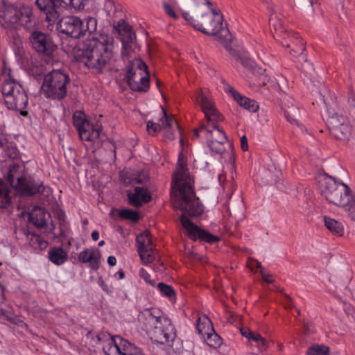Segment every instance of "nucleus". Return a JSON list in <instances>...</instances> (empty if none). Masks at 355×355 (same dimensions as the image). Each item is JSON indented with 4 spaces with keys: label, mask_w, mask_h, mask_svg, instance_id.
Wrapping results in <instances>:
<instances>
[{
    "label": "nucleus",
    "mask_w": 355,
    "mask_h": 355,
    "mask_svg": "<svg viewBox=\"0 0 355 355\" xmlns=\"http://www.w3.org/2000/svg\"><path fill=\"white\" fill-rule=\"evenodd\" d=\"M241 146L243 150L245 151L248 149L247 137L243 135L241 137Z\"/></svg>",
    "instance_id": "49"
},
{
    "label": "nucleus",
    "mask_w": 355,
    "mask_h": 355,
    "mask_svg": "<svg viewBox=\"0 0 355 355\" xmlns=\"http://www.w3.org/2000/svg\"><path fill=\"white\" fill-rule=\"evenodd\" d=\"M325 227L333 234L342 236L344 232V227L341 223L328 216H324Z\"/></svg>",
    "instance_id": "29"
},
{
    "label": "nucleus",
    "mask_w": 355,
    "mask_h": 355,
    "mask_svg": "<svg viewBox=\"0 0 355 355\" xmlns=\"http://www.w3.org/2000/svg\"><path fill=\"white\" fill-rule=\"evenodd\" d=\"M73 123L78 131L88 126L89 122L86 119L85 114L80 111L76 112L73 116Z\"/></svg>",
    "instance_id": "32"
},
{
    "label": "nucleus",
    "mask_w": 355,
    "mask_h": 355,
    "mask_svg": "<svg viewBox=\"0 0 355 355\" xmlns=\"http://www.w3.org/2000/svg\"><path fill=\"white\" fill-rule=\"evenodd\" d=\"M91 0H36L39 9L49 21H55L60 17V8L83 9Z\"/></svg>",
    "instance_id": "9"
},
{
    "label": "nucleus",
    "mask_w": 355,
    "mask_h": 355,
    "mask_svg": "<svg viewBox=\"0 0 355 355\" xmlns=\"http://www.w3.org/2000/svg\"><path fill=\"white\" fill-rule=\"evenodd\" d=\"M107 263L110 266H114L116 264V259L114 256H109L107 258Z\"/></svg>",
    "instance_id": "50"
},
{
    "label": "nucleus",
    "mask_w": 355,
    "mask_h": 355,
    "mask_svg": "<svg viewBox=\"0 0 355 355\" xmlns=\"http://www.w3.org/2000/svg\"><path fill=\"white\" fill-rule=\"evenodd\" d=\"M284 114L287 121L291 123L298 125V117L300 116V112L297 106L292 107L291 109L285 110Z\"/></svg>",
    "instance_id": "33"
},
{
    "label": "nucleus",
    "mask_w": 355,
    "mask_h": 355,
    "mask_svg": "<svg viewBox=\"0 0 355 355\" xmlns=\"http://www.w3.org/2000/svg\"><path fill=\"white\" fill-rule=\"evenodd\" d=\"M115 275H117L119 277V279H122L124 278V272L122 270L118 271Z\"/></svg>",
    "instance_id": "55"
},
{
    "label": "nucleus",
    "mask_w": 355,
    "mask_h": 355,
    "mask_svg": "<svg viewBox=\"0 0 355 355\" xmlns=\"http://www.w3.org/2000/svg\"><path fill=\"white\" fill-rule=\"evenodd\" d=\"M114 54L113 37L101 34L98 37H92L85 40L75 51L74 58L89 69L100 73L110 66Z\"/></svg>",
    "instance_id": "2"
},
{
    "label": "nucleus",
    "mask_w": 355,
    "mask_h": 355,
    "mask_svg": "<svg viewBox=\"0 0 355 355\" xmlns=\"http://www.w3.org/2000/svg\"><path fill=\"white\" fill-rule=\"evenodd\" d=\"M200 106L208 121L207 125H202L196 131V136L205 137L210 150L216 153L225 151L224 144L227 137L217 123L223 121V117L216 109L209 96L202 92H199L195 98Z\"/></svg>",
    "instance_id": "3"
},
{
    "label": "nucleus",
    "mask_w": 355,
    "mask_h": 355,
    "mask_svg": "<svg viewBox=\"0 0 355 355\" xmlns=\"http://www.w3.org/2000/svg\"><path fill=\"white\" fill-rule=\"evenodd\" d=\"M92 239L96 241L99 239V233L98 231H93L92 232Z\"/></svg>",
    "instance_id": "54"
},
{
    "label": "nucleus",
    "mask_w": 355,
    "mask_h": 355,
    "mask_svg": "<svg viewBox=\"0 0 355 355\" xmlns=\"http://www.w3.org/2000/svg\"><path fill=\"white\" fill-rule=\"evenodd\" d=\"M0 24L5 28L23 27L31 30L38 24L32 8L26 4L0 3Z\"/></svg>",
    "instance_id": "5"
},
{
    "label": "nucleus",
    "mask_w": 355,
    "mask_h": 355,
    "mask_svg": "<svg viewBox=\"0 0 355 355\" xmlns=\"http://www.w3.org/2000/svg\"><path fill=\"white\" fill-rule=\"evenodd\" d=\"M49 257L52 263L59 266L67 261V253L61 248H55L49 251Z\"/></svg>",
    "instance_id": "28"
},
{
    "label": "nucleus",
    "mask_w": 355,
    "mask_h": 355,
    "mask_svg": "<svg viewBox=\"0 0 355 355\" xmlns=\"http://www.w3.org/2000/svg\"><path fill=\"white\" fill-rule=\"evenodd\" d=\"M101 131V129L99 125L97 124L94 125L89 123H88V126H85L78 130V133L80 139L83 142H87L89 144H93L98 140Z\"/></svg>",
    "instance_id": "24"
},
{
    "label": "nucleus",
    "mask_w": 355,
    "mask_h": 355,
    "mask_svg": "<svg viewBox=\"0 0 355 355\" xmlns=\"http://www.w3.org/2000/svg\"><path fill=\"white\" fill-rule=\"evenodd\" d=\"M125 184H130V183H133V182H140V179H138V178H131V180H123Z\"/></svg>",
    "instance_id": "53"
},
{
    "label": "nucleus",
    "mask_w": 355,
    "mask_h": 355,
    "mask_svg": "<svg viewBox=\"0 0 355 355\" xmlns=\"http://www.w3.org/2000/svg\"><path fill=\"white\" fill-rule=\"evenodd\" d=\"M68 81L67 75L62 71L53 70L45 76L41 89L46 96L60 99L66 95Z\"/></svg>",
    "instance_id": "10"
},
{
    "label": "nucleus",
    "mask_w": 355,
    "mask_h": 355,
    "mask_svg": "<svg viewBox=\"0 0 355 355\" xmlns=\"http://www.w3.org/2000/svg\"><path fill=\"white\" fill-rule=\"evenodd\" d=\"M104 244H105V241L101 240V241H99V243H98V246H99V247H101V246H103Z\"/></svg>",
    "instance_id": "57"
},
{
    "label": "nucleus",
    "mask_w": 355,
    "mask_h": 355,
    "mask_svg": "<svg viewBox=\"0 0 355 355\" xmlns=\"http://www.w3.org/2000/svg\"><path fill=\"white\" fill-rule=\"evenodd\" d=\"M58 27L60 32L72 37L78 38L84 35L87 32L92 33L96 31L97 20L89 17L83 21L78 17L68 16L63 17L59 21Z\"/></svg>",
    "instance_id": "8"
},
{
    "label": "nucleus",
    "mask_w": 355,
    "mask_h": 355,
    "mask_svg": "<svg viewBox=\"0 0 355 355\" xmlns=\"http://www.w3.org/2000/svg\"><path fill=\"white\" fill-rule=\"evenodd\" d=\"M303 51H304V47H303V46H302L297 51H295V53L297 54L301 55V54H302Z\"/></svg>",
    "instance_id": "56"
},
{
    "label": "nucleus",
    "mask_w": 355,
    "mask_h": 355,
    "mask_svg": "<svg viewBox=\"0 0 355 355\" xmlns=\"http://www.w3.org/2000/svg\"><path fill=\"white\" fill-rule=\"evenodd\" d=\"M104 355H145L135 345L119 336L110 337L103 347Z\"/></svg>",
    "instance_id": "13"
},
{
    "label": "nucleus",
    "mask_w": 355,
    "mask_h": 355,
    "mask_svg": "<svg viewBox=\"0 0 355 355\" xmlns=\"http://www.w3.org/2000/svg\"><path fill=\"white\" fill-rule=\"evenodd\" d=\"M98 284L104 291H105L107 293H110V291L108 289L107 286L103 280H99Z\"/></svg>",
    "instance_id": "51"
},
{
    "label": "nucleus",
    "mask_w": 355,
    "mask_h": 355,
    "mask_svg": "<svg viewBox=\"0 0 355 355\" xmlns=\"http://www.w3.org/2000/svg\"><path fill=\"white\" fill-rule=\"evenodd\" d=\"M161 114L162 116L157 119L158 123L154 121H148L147 122V131L150 135H154L162 130L167 139H173L175 131L180 133L178 125L173 117L166 115L163 109L162 110Z\"/></svg>",
    "instance_id": "14"
},
{
    "label": "nucleus",
    "mask_w": 355,
    "mask_h": 355,
    "mask_svg": "<svg viewBox=\"0 0 355 355\" xmlns=\"http://www.w3.org/2000/svg\"><path fill=\"white\" fill-rule=\"evenodd\" d=\"M294 101L293 99H287L283 103L282 110L283 112H285V110L291 109L292 107H296Z\"/></svg>",
    "instance_id": "44"
},
{
    "label": "nucleus",
    "mask_w": 355,
    "mask_h": 355,
    "mask_svg": "<svg viewBox=\"0 0 355 355\" xmlns=\"http://www.w3.org/2000/svg\"><path fill=\"white\" fill-rule=\"evenodd\" d=\"M139 277L146 282V283L151 286L155 285V281L150 279V274L144 268L139 269Z\"/></svg>",
    "instance_id": "41"
},
{
    "label": "nucleus",
    "mask_w": 355,
    "mask_h": 355,
    "mask_svg": "<svg viewBox=\"0 0 355 355\" xmlns=\"http://www.w3.org/2000/svg\"><path fill=\"white\" fill-rule=\"evenodd\" d=\"M157 288L162 295L167 297L171 301H175V291L171 286L164 283H159L157 284Z\"/></svg>",
    "instance_id": "34"
},
{
    "label": "nucleus",
    "mask_w": 355,
    "mask_h": 355,
    "mask_svg": "<svg viewBox=\"0 0 355 355\" xmlns=\"http://www.w3.org/2000/svg\"><path fill=\"white\" fill-rule=\"evenodd\" d=\"M348 103L351 107H355V94L352 88L349 89V94L348 98Z\"/></svg>",
    "instance_id": "46"
},
{
    "label": "nucleus",
    "mask_w": 355,
    "mask_h": 355,
    "mask_svg": "<svg viewBox=\"0 0 355 355\" xmlns=\"http://www.w3.org/2000/svg\"><path fill=\"white\" fill-rule=\"evenodd\" d=\"M30 39L33 49L49 57L55 55L58 47L50 36L40 31H34Z\"/></svg>",
    "instance_id": "16"
},
{
    "label": "nucleus",
    "mask_w": 355,
    "mask_h": 355,
    "mask_svg": "<svg viewBox=\"0 0 355 355\" xmlns=\"http://www.w3.org/2000/svg\"><path fill=\"white\" fill-rule=\"evenodd\" d=\"M347 206H345L343 209L347 212V216L354 221H355V194L353 196V199Z\"/></svg>",
    "instance_id": "39"
},
{
    "label": "nucleus",
    "mask_w": 355,
    "mask_h": 355,
    "mask_svg": "<svg viewBox=\"0 0 355 355\" xmlns=\"http://www.w3.org/2000/svg\"><path fill=\"white\" fill-rule=\"evenodd\" d=\"M2 93L3 96H4V89L6 88V86H10L11 87H13L12 89H11L10 94H15L17 90L21 91L23 89L21 85L16 81L12 76V71L10 68L4 67L2 71Z\"/></svg>",
    "instance_id": "26"
},
{
    "label": "nucleus",
    "mask_w": 355,
    "mask_h": 355,
    "mask_svg": "<svg viewBox=\"0 0 355 355\" xmlns=\"http://www.w3.org/2000/svg\"><path fill=\"white\" fill-rule=\"evenodd\" d=\"M127 81L132 90L146 91L148 88L147 67L141 59L136 58L130 62L128 69Z\"/></svg>",
    "instance_id": "11"
},
{
    "label": "nucleus",
    "mask_w": 355,
    "mask_h": 355,
    "mask_svg": "<svg viewBox=\"0 0 355 355\" xmlns=\"http://www.w3.org/2000/svg\"><path fill=\"white\" fill-rule=\"evenodd\" d=\"M141 328L149 335L161 343L173 341L175 331L171 320L165 317L155 315L152 310L146 309L139 315Z\"/></svg>",
    "instance_id": "7"
},
{
    "label": "nucleus",
    "mask_w": 355,
    "mask_h": 355,
    "mask_svg": "<svg viewBox=\"0 0 355 355\" xmlns=\"http://www.w3.org/2000/svg\"><path fill=\"white\" fill-rule=\"evenodd\" d=\"M104 10L109 16H114L116 12V7L113 0H105Z\"/></svg>",
    "instance_id": "40"
},
{
    "label": "nucleus",
    "mask_w": 355,
    "mask_h": 355,
    "mask_svg": "<svg viewBox=\"0 0 355 355\" xmlns=\"http://www.w3.org/2000/svg\"><path fill=\"white\" fill-rule=\"evenodd\" d=\"M317 180L320 192L327 201L329 200V196L338 189L340 184L343 183L324 173L319 174Z\"/></svg>",
    "instance_id": "20"
},
{
    "label": "nucleus",
    "mask_w": 355,
    "mask_h": 355,
    "mask_svg": "<svg viewBox=\"0 0 355 355\" xmlns=\"http://www.w3.org/2000/svg\"><path fill=\"white\" fill-rule=\"evenodd\" d=\"M329 349L324 345H313L309 348L306 355H328Z\"/></svg>",
    "instance_id": "35"
},
{
    "label": "nucleus",
    "mask_w": 355,
    "mask_h": 355,
    "mask_svg": "<svg viewBox=\"0 0 355 355\" xmlns=\"http://www.w3.org/2000/svg\"><path fill=\"white\" fill-rule=\"evenodd\" d=\"M196 6L205 4L208 8L212 7V3L209 0H191Z\"/></svg>",
    "instance_id": "48"
},
{
    "label": "nucleus",
    "mask_w": 355,
    "mask_h": 355,
    "mask_svg": "<svg viewBox=\"0 0 355 355\" xmlns=\"http://www.w3.org/2000/svg\"><path fill=\"white\" fill-rule=\"evenodd\" d=\"M193 180L186 168L185 157L181 152L171 184V196L173 207L182 211L181 223L191 239L210 243L217 242L219 241L218 236L199 228L187 217V215L198 216L203 211L202 206L193 191Z\"/></svg>",
    "instance_id": "1"
},
{
    "label": "nucleus",
    "mask_w": 355,
    "mask_h": 355,
    "mask_svg": "<svg viewBox=\"0 0 355 355\" xmlns=\"http://www.w3.org/2000/svg\"><path fill=\"white\" fill-rule=\"evenodd\" d=\"M355 193L352 191L350 188L345 184H340L338 189L329 196V203L343 208L347 206V203L353 199Z\"/></svg>",
    "instance_id": "21"
},
{
    "label": "nucleus",
    "mask_w": 355,
    "mask_h": 355,
    "mask_svg": "<svg viewBox=\"0 0 355 355\" xmlns=\"http://www.w3.org/2000/svg\"><path fill=\"white\" fill-rule=\"evenodd\" d=\"M49 214L40 207H35L30 214L31 221L37 227H43L46 225Z\"/></svg>",
    "instance_id": "27"
},
{
    "label": "nucleus",
    "mask_w": 355,
    "mask_h": 355,
    "mask_svg": "<svg viewBox=\"0 0 355 355\" xmlns=\"http://www.w3.org/2000/svg\"><path fill=\"white\" fill-rule=\"evenodd\" d=\"M248 267L252 271H254V272H260L261 269H262L260 263L253 260H251L248 262Z\"/></svg>",
    "instance_id": "43"
},
{
    "label": "nucleus",
    "mask_w": 355,
    "mask_h": 355,
    "mask_svg": "<svg viewBox=\"0 0 355 355\" xmlns=\"http://www.w3.org/2000/svg\"><path fill=\"white\" fill-rule=\"evenodd\" d=\"M172 2H173V4H175H175H176V3H177V1H176V0H172Z\"/></svg>",
    "instance_id": "59"
},
{
    "label": "nucleus",
    "mask_w": 355,
    "mask_h": 355,
    "mask_svg": "<svg viewBox=\"0 0 355 355\" xmlns=\"http://www.w3.org/2000/svg\"><path fill=\"white\" fill-rule=\"evenodd\" d=\"M119 216L125 219H130L132 221H137L139 219V215L137 211L130 209H123L119 212Z\"/></svg>",
    "instance_id": "38"
},
{
    "label": "nucleus",
    "mask_w": 355,
    "mask_h": 355,
    "mask_svg": "<svg viewBox=\"0 0 355 355\" xmlns=\"http://www.w3.org/2000/svg\"><path fill=\"white\" fill-rule=\"evenodd\" d=\"M128 196L130 203L135 207L141 206L151 199L150 192L146 189L140 187H136L132 192H129Z\"/></svg>",
    "instance_id": "25"
},
{
    "label": "nucleus",
    "mask_w": 355,
    "mask_h": 355,
    "mask_svg": "<svg viewBox=\"0 0 355 355\" xmlns=\"http://www.w3.org/2000/svg\"><path fill=\"white\" fill-rule=\"evenodd\" d=\"M30 245L36 250H44L48 246L47 241L41 236L31 234L29 236Z\"/></svg>",
    "instance_id": "31"
},
{
    "label": "nucleus",
    "mask_w": 355,
    "mask_h": 355,
    "mask_svg": "<svg viewBox=\"0 0 355 355\" xmlns=\"http://www.w3.org/2000/svg\"><path fill=\"white\" fill-rule=\"evenodd\" d=\"M225 91L228 92L236 103L244 109L250 112H256L259 110V104L253 99L243 96L240 93L234 90L230 85L225 86Z\"/></svg>",
    "instance_id": "23"
},
{
    "label": "nucleus",
    "mask_w": 355,
    "mask_h": 355,
    "mask_svg": "<svg viewBox=\"0 0 355 355\" xmlns=\"http://www.w3.org/2000/svg\"><path fill=\"white\" fill-rule=\"evenodd\" d=\"M135 34L132 31H127L126 35L122 38L123 54L128 55L135 46Z\"/></svg>",
    "instance_id": "30"
},
{
    "label": "nucleus",
    "mask_w": 355,
    "mask_h": 355,
    "mask_svg": "<svg viewBox=\"0 0 355 355\" xmlns=\"http://www.w3.org/2000/svg\"><path fill=\"white\" fill-rule=\"evenodd\" d=\"M328 125L331 134L338 139L348 138L351 132V128L348 120L337 114L329 116Z\"/></svg>",
    "instance_id": "19"
},
{
    "label": "nucleus",
    "mask_w": 355,
    "mask_h": 355,
    "mask_svg": "<svg viewBox=\"0 0 355 355\" xmlns=\"http://www.w3.org/2000/svg\"><path fill=\"white\" fill-rule=\"evenodd\" d=\"M241 333L242 336L247 338L249 340V341H251L254 335L255 334V333L251 331L250 329H244V328L241 329Z\"/></svg>",
    "instance_id": "45"
},
{
    "label": "nucleus",
    "mask_w": 355,
    "mask_h": 355,
    "mask_svg": "<svg viewBox=\"0 0 355 355\" xmlns=\"http://www.w3.org/2000/svg\"><path fill=\"white\" fill-rule=\"evenodd\" d=\"M13 87L8 85L4 89V101L9 109L16 110L20 112L21 114L26 115L27 112L24 110L28 104V97L24 89L17 90L15 94L10 92Z\"/></svg>",
    "instance_id": "17"
},
{
    "label": "nucleus",
    "mask_w": 355,
    "mask_h": 355,
    "mask_svg": "<svg viewBox=\"0 0 355 355\" xmlns=\"http://www.w3.org/2000/svg\"><path fill=\"white\" fill-rule=\"evenodd\" d=\"M209 12L201 15L200 20L195 19L189 13L182 12L184 19L191 24L195 29L209 35H217L223 31V37L220 36L218 40L224 47L232 53L231 41L232 36L227 30L223 29V18L218 9L213 6L209 8Z\"/></svg>",
    "instance_id": "4"
},
{
    "label": "nucleus",
    "mask_w": 355,
    "mask_h": 355,
    "mask_svg": "<svg viewBox=\"0 0 355 355\" xmlns=\"http://www.w3.org/2000/svg\"><path fill=\"white\" fill-rule=\"evenodd\" d=\"M10 202V198L9 196L8 190L0 180V207H5Z\"/></svg>",
    "instance_id": "36"
},
{
    "label": "nucleus",
    "mask_w": 355,
    "mask_h": 355,
    "mask_svg": "<svg viewBox=\"0 0 355 355\" xmlns=\"http://www.w3.org/2000/svg\"><path fill=\"white\" fill-rule=\"evenodd\" d=\"M141 328L149 335L161 343L173 341L175 331L171 320L165 317L155 315L152 310L146 309L139 315Z\"/></svg>",
    "instance_id": "6"
},
{
    "label": "nucleus",
    "mask_w": 355,
    "mask_h": 355,
    "mask_svg": "<svg viewBox=\"0 0 355 355\" xmlns=\"http://www.w3.org/2000/svg\"><path fill=\"white\" fill-rule=\"evenodd\" d=\"M260 273H261L262 278L263 279L264 281H266L268 283H270L272 282V277L271 275L268 274L263 269H261Z\"/></svg>",
    "instance_id": "47"
},
{
    "label": "nucleus",
    "mask_w": 355,
    "mask_h": 355,
    "mask_svg": "<svg viewBox=\"0 0 355 355\" xmlns=\"http://www.w3.org/2000/svg\"><path fill=\"white\" fill-rule=\"evenodd\" d=\"M180 145L182 146L183 145V140H182V138H180Z\"/></svg>",
    "instance_id": "58"
},
{
    "label": "nucleus",
    "mask_w": 355,
    "mask_h": 355,
    "mask_svg": "<svg viewBox=\"0 0 355 355\" xmlns=\"http://www.w3.org/2000/svg\"><path fill=\"white\" fill-rule=\"evenodd\" d=\"M163 8L165 12L171 17L173 19L178 18V15L175 12L173 7L168 3H163Z\"/></svg>",
    "instance_id": "42"
},
{
    "label": "nucleus",
    "mask_w": 355,
    "mask_h": 355,
    "mask_svg": "<svg viewBox=\"0 0 355 355\" xmlns=\"http://www.w3.org/2000/svg\"><path fill=\"white\" fill-rule=\"evenodd\" d=\"M7 182L19 193L22 195H33L40 191L31 177L21 175L20 168L13 166L10 168L6 178Z\"/></svg>",
    "instance_id": "12"
},
{
    "label": "nucleus",
    "mask_w": 355,
    "mask_h": 355,
    "mask_svg": "<svg viewBox=\"0 0 355 355\" xmlns=\"http://www.w3.org/2000/svg\"><path fill=\"white\" fill-rule=\"evenodd\" d=\"M137 250L143 263L147 265L155 259L154 247L148 231H145L137 237Z\"/></svg>",
    "instance_id": "18"
},
{
    "label": "nucleus",
    "mask_w": 355,
    "mask_h": 355,
    "mask_svg": "<svg viewBox=\"0 0 355 355\" xmlns=\"http://www.w3.org/2000/svg\"><path fill=\"white\" fill-rule=\"evenodd\" d=\"M197 329L201 338L209 347L218 348L222 345V338L215 331L211 321L207 316L198 319Z\"/></svg>",
    "instance_id": "15"
},
{
    "label": "nucleus",
    "mask_w": 355,
    "mask_h": 355,
    "mask_svg": "<svg viewBox=\"0 0 355 355\" xmlns=\"http://www.w3.org/2000/svg\"><path fill=\"white\" fill-rule=\"evenodd\" d=\"M250 342H254L257 347L261 351L266 349L268 347V341L264 338H263L260 334L257 333H255Z\"/></svg>",
    "instance_id": "37"
},
{
    "label": "nucleus",
    "mask_w": 355,
    "mask_h": 355,
    "mask_svg": "<svg viewBox=\"0 0 355 355\" xmlns=\"http://www.w3.org/2000/svg\"><path fill=\"white\" fill-rule=\"evenodd\" d=\"M241 64L246 67H252V62L250 60H242L241 58Z\"/></svg>",
    "instance_id": "52"
},
{
    "label": "nucleus",
    "mask_w": 355,
    "mask_h": 355,
    "mask_svg": "<svg viewBox=\"0 0 355 355\" xmlns=\"http://www.w3.org/2000/svg\"><path fill=\"white\" fill-rule=\"evenodd\" d=\"M78 260L83 263H89L92 269L96 270L101 263V251L96 248H87L79 253Z\"/></svg>",
    "instance_id": "22"
}]
</instances>
